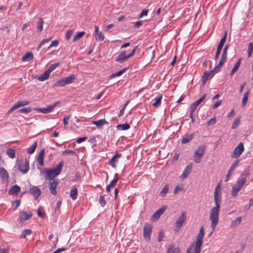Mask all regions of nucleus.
Returning <instances> with one entry per match:
<instances>
[{
    "mask_svg": "<svg viewBox=\"0 0 253 253\" xmlns=\"http://www.w3.org/2000/svg\"><path fill=\"white\" fill-rule=\"evenodd\" d=\"M220 183L216 186L214 192V201L215 207L211 210L210 214V219L211 221V227L212 230H214L218 221V214L220 209V205L221 201V193Z\"/></svg>",
    "mask_w": 253,
    "mask_h": 253,
    "instance_id": "obj_1",
    "label": "nucleus"
},
{
    "mask_svg": "<svg viewBox=\"0 0 253 253\" xmlns=\"http://www.w3.org/2000/svg\"><path fill=\"white\" fill-rule=\"evenodd\" d=\"M249 171L250 167H248L244 169L236 183L233 185L231 190V195L233 197H235L237 196L238 192L245 184L246 178L249 174Z\"/></svg>",
    "mask_w": 253,
    "mask_h": 253,
    "instance_id": "obj_2",
    "label": "nucleus"
},
{
    "mask_svg": "<svg viewBox=\"0 0 253 253\" xmlns=\"http://www.w3.org/2000/svg\"><path fill=\"white\" fill-rule=\"evenodd\" d=\"M64 165L63 161H60L57 167L55 169H45L43 168L42 169H40L41 171L43 174H45L44 177L45 180H52L55 179L54 178L58 175L62 169Z\"/></svg>",
    "mask_w": 253,
    "mask_h": 253,
    "instance_id": "obj_3",
    "label": "nucleus"
},
{
    "mask_svg": "<svg viewBox=\"0 0 253 253\" xmlns=\"http://www.w3.org/2000/svg\"><path fill=\"white\" fill-rule=\"evenodd\" d=\"M206 146L204 145H200L194 151L193 157L195 163L199 164L201 162L202 157L204 156Z\"/></svg>",
    "mask_w": 253,
    "mask_h": 253,
    "instance_id": "obj_4",
    "label": "nucleus"
},
{
    "mask_svg": "<svg viewBox=\"0 0 253 253\" xmlns=\"http://www.w3.org/2000/svg\"><path fill=\"white\" fill-rule=\"evenodd\" d=\"M75 79L74 75H70L68 77L62 78L56 82L53 85V87L57 86H64L65 85L71 84Z\"/></svg>",
    "mask_w": 253,
    "mask_h": 253,
    "instance_id": "obj_5",
    "label": "nucleus"
},
{
    "mask_svg": "<svg viewBox=\"0 0 253 253\" xmlns=\"http://www.w3.org/2000/svg\"><path fill=\"white\" fill-rule=\"evenodd\" d=\"M204 236V230L203 226L200 228L199 232L196 239V243L194 248V253H200L201 246L203 243V239Z\"/></svg>",
    "mask_w": 253,
    "mask_h": 253,
    "instance_id": "obj_6",
    "label": "nucleus"
},
{
    "mask_svg": "<svg viewBox=\"0 0 253 253\" xmlns=\"http://www.w3.org/2000/svg\"><path fill=\"white\" fill-rule=\"evenodd\" d=\"M19 170L23 173H27L29 169V161L25 159L20 161L18 164Z\"/></svg>",
    "mask_w": 253,
    "mask_h": 253,
    "instance_id": "obj_7",
    "label": "nucleus"
},
{
    "mask_svg": "<svg viewBox=\"0 0 253 253\" xmlns=\"http://www.w3.org/2000/svg\"><path fill=\"white\" fill-rule=\"evenodd\" d=\"M186 219V216L185 212H183L175 222V226L176 228V229H174L175 231H178L180 229L181 226H182L183 223L185 221Z\"/></svg>",
    "mask_w": 253,
    "mask_h": 253,
    "instance_id": "obj_8",
    "label": "nucleus"
},
{
    "mask_svg": "<svg viewBox=\"0 0 253 253\" xmlns=\"http://www.w3.org/2000/svg\"><path fill=\"white\" fill-rule=\"evenodd\" d=\"M244 150V147L243 144L240 142L238 146L235 147L232 154H231L232 158H238L239 157Z\"/></svg>",
    "mask_w": 253,
    "mask_h": 253,
    "instance_id": "obj_9",
    "label": "nucleus"
},
{
    "mask_svg": "<svg viewBox=\"0 0 253 253\" xmlns=\"http://www.w3.org/2000/svg\"><path fill=\"white\" fill-rule=\"evenodd\" d=\"M216 73L215 71H214L213 70L210 71V72H208L207 71H206L204 73L202 78V84L203 85H205L207 81L209 79H211L214 75Z\"/></svg>",
    "mask_w": 253,
    "mask_h": 253,
    "instance_id": "obj_10",
    "label": "nucleus"
},
{
    "mask_svg": "<svg viewBox=\"0 0 253 253\" xmlns=\"http://www.w3.org/2000/svg\"><path fill=\"white\" fill-rule=\"evenodd\" d=\"M152 226L151 224L147 223L143 228V236L145 238L150 240V236L152 233Z\"/></svg>",
    "mask_w": 253,
    "mask_h": 253,
    "instance_id": "obj_11",
    "label": "nucleus"
},
{
    "mask_svg": "<svg viewBox=\"0 0 253 253\" xmlns=\"http://www.w3.org/2000/svg\"><path fill=\"white\" fill-rule=\"evenodd\" d=\"M29 192L31 195L35 197V200H37L41 194V189L35 186H32L30 189Z\"/></svg>",
    "mask_w": 253,
    "mask_h": 253,
    "instance_id": "obj_12",
    "label": "nucleus"
},
{
    "mask_svg": "<svg viewBox=\"0 0 253 253\" xmlns=\"http://www.w3.org/2000/svg\"><path fill=\"white\" fill-rule=\"evenodd\" d=\"M58 183V179H53L52 181L49 182V190L51 193L54 195H56L57 192L56 190V188Z\"/></svg>",
    "mask_w": 253,
    "mask_h": 253,
    "instance_id": "obj_13",
    "label": "nucleus"
},
{
    "mask_svg": "<svg viewBox=\"0 0 253 253\" xmlns=\"http://www.w3.org/2000/svg\"><path fill=\"white\" fill-rule=\"evenodd\" d=\"M239 162V160H236L232 163L226 175L225 181H227L228 180V179L232 174V173L234 170L235 168L238 166Z\"/></svg>",
    "mask_w": 253,
    "mask_h": 253,
    "instance_id": "obj_14",
    "label": "nucleus"
},
{
    "mask_svg": "<svg viewBox=\"0 0 253 253\" xmlns=\"http://www.w3.org/2000/svg\"><path fill=\"white\" fill-rule=\"evenodd\" d=\"M30 102L28 101H21L17 102L16 103H15L13 107L8 111V113H9L10 112L13 111V110L23 106L27 105L29 104Z\"/></svg>",
    "mask_w": 253,
    "mask_h": 253,
    "instance_id": "obj_15",
    "label": "nucleus"
},
{
    "mask_svg": "<svg viewBox=\"0 0 253 253\" xmlns=\"http://www.w3.org/2000/svg\"><path fill=\"white\" fill-rule=\"evenodd\" d=\"M129 58L128 55H126V52L125 51L120 53L117 57L116 58L115 61L120 63H122Z\"/></svg>",
    "mask_w": 253,
    "mask_h": 253,
    "instance_id": "obj_16",
    "label": "nucleus"
},
{
    "mask_svg": "<svg viewBox=\"0 0 253 253\" xmlns=\"http://www.w3.org/2000/svg\"><path fill=\"white\" fill-rule=\"evenodd\" d=\"M122 156V154L117 152L116 154L109 161L108 163L113 168H116V163L118 162V159Z\"/></svg>",
    "mask_w": 253,
    "mask_h": 253,
    "instance_id": "obj_17",
    "label": "nucleus"
},
{
    "mask_svg": "<svg viewBox=\"0 0 253 253\" xmlns=\"http://www.w3.org/2000/svg\"><path fill=\"white\" fill-rule=\"evenodd\" d=\"M32 216V213L31 212H27L26 211L22 212L20 213L19 218L21 222L28 220Z\"/></svg>",
    "mask_w": 253,
    "mask_h": 253,
    "instance_id": "obj_18",
    "label": "nucleus"
},
{
    "mask_svg": "<svg viewBox=\"0 0 253 253\" xmlns=\"http://www.w3.org/2000/svg\"><path fill=\"white\" fill-rule=\"evenodd\" d=\"M59 103V101L54 103L53 104L47 106L46 108H41L39 109L40 112L44 114H47L50 112Z\"/></svg>",
    "mask_w": 253,
    "mask_h": 253,
    "instance_id": "obj_19",
    "label": "nucleus"
},
{
    "mask_svg": "<svg viewBox=\"0 0 253 253\" xmlns=\"http://www.w3.org/2000/svg\"><path fill=\"white\" fill-rule=\"evenodd\" d=\"M0 177L2 180L7 181L9 175L7 171L3 168L0 167Z\"/></svg>",
    "mask_w": 253,
    "mask_h": 253,
    "instance_id": "obj_20",
    "label": "nucleus"
},
{
    "mask_svg": "<svg viewBox=\"0 0 253 253\" xmlns=\"http://www.w3.org/2000/svg\"><path fill=\"white\" fill-rule=\"evenodd\" d=\"M192 164H190L186 166L185 168L181 177L183 178H186L188 175L191 173L192 171Z\"/></svg>",
    "mask_w": 253,
    "mask_h": 253,
    "instance_id": "obj_21",
    "label": "nucleus"
},
{
    "mask_svg": "<svg viewBox=\"0 0 253 253\" xmlns=\"http://www.w3.org/2000/svg\"><path fill=\"white\" fill-rule=\"evenodd\" d=\"M20 191V187L17 185H15L9 190L8 193L9 195H17Z\"/></svg>",
    "mask_w": 253,
    "mask_h": 253,
    "instance_id": "obj_22",
    "label": "nucleus"
},
{
    "mask_svg": "<svg viewBox=\"0 0 253 253\" xmlns=\"http://www.w3.org/2000/svg\"><path fill=\"white\" fill-rule=\"evenodd\" d=\"M91 124H94L96 125L98 127L100 128L103 125L108 124L109 123L107 121H106L105 119H103L96 121H93L92 122Z\"/></svg>",
    "mask_w": 253,
    "mask_h": 253,
    "instance_id": "obj_23",
    "label": "nucleus"
},
{
    "mask_svg": "<svg viewBox=\"0 0 253 253\" xmlns=\"http://www.w3.org/2000/svg\"><path fill=\"white\" fill-rule=\"evenodd\" d=\"M44 156V150H42L38 156V161L40 166H43L44 165L43 159Z\"/></svg>",
    "mask_w": 253,
    "mask_h": 253,
    "instance_id": "obj_24",
    "label": "nucleus"
},
{
    "mask_svg": "<svg viewBox=\"0 0 253 253\" xmlns=\"http://www.w3.org/2000/svg\"><path fill=\"white\" fill-rule=\"evenodd\" d=\"M34 58L33 54L32 52H27L22 57L23 61H29Z\"/></svg>",
    "mask_w": 253,
    "mask_h": 253,
    "instance_id": "obj_25",
    "label": "nucleus"
},
{
    "mask_svg": "<svg viewBox=\"0 0 253 253\" xmlns=\"http://www.w3.org/2000/svg\"><path fill=\"white\" fill-rule=\"evenodd\" d=\"M250 90H247L246 92H245L244 94L243 98L242 99V106L243 107H244L248 100L249 96L250 95Z\"/></svg>",
    "mask_w": 253,
    "mask_h": 253,
    "instance_id": "obj_26",
    "label": "nucleus"
},
{
    "mask_svg": "<svg viewBox=\"0 0 253 253\" xmlns=\"http://www.w3.org/2000/svg\"><path fill=\"white\" fill-rule=\"evenodd\" d=\"M130 125L126 123L124 124H119L117 126V129L121 130H126L130 128Z\"/></svg>",
    "mask_w": 253,
    "mask_h": 253,
    "instance_id": "obj_27",
    "label": "nucleus"
},
{
    "mask_svg": "<svg viewBox=\"0 0 253 253\" xmlns=\"http://www.w3.org/2000/svg\"><path fill=\"white\" fill-rule=\"evenodd\" d=\"M70 196L73 200L77 199L78 196V189L76 187H74L72 188L70 191Z\"/></svg>",
    "mask_w": 253,
    "mask_h": 253,
    "instance_id": "obj_28",
    "label": "nucleus"
},
{
    "mask_svg": "<svg viewBox=\"0 0 253 253\" xmlns=\"http://www.w3.org/2000/svg\"><path fill=\"white\" fill-rule=\"evenodd\" d=\"M127 68H125L121 70H120L118 72H117L116 73H113L110 75L109 78L112 79L117 76H120L122 75L124 73L126 72V71L127 69Z\"/></svg>",
    "mask_w": 253,
    "mask_h": 253,
    "instance_id": "obj_29",
    "label": "nucleus"
},
{
    "mask_svg": "<svg viewBox=\"0 0 253 253\" xmlns=\"http://www.w3.org/2000/svg\"><path fill=\"white\" fill-rule=\"evenodd\" d=\"M50 74V73L46 70L38 77V80L40 81H45L48 78Z\"/></svg>",
    "mask_w": 253,
    "mask_h": 253,
    "instance_id": "obj_30",
    "label": "nucleus"
},
{
    "mask_svg": "<svg viewBox=\"0 0 253 253\" xmlns=\"http://www.w3.org/2000/svg\"><path fill=\"white\" fill-rule=\"evenodd\" d=\"M194 134H191L190 135H185L181 140V143L182 144H186L190 142L193 138Z\"/></svg>",
    "mask_w": 253,
    "mask_h": 253,
    "instance_id": "obj_31",
    "label": "nucleus"
},
{
    "mask_svg": "<svg viewBox=\"0 0 253 253\" xmlns=\"http://www.w3.org/2000/svg\"><path fill=\"white\" fill-rule=\"evenodd\" d=\"M229 44H227L225 45L221 54V59H222L224 60H226L227 56V50L229 48Z\"/></svg>",
    "mask_w": 253,
    "mask_h": 253,
    "instance_id": "obj_32",
    "label": "nucleus"
},
{
    "mask_svg": "<svg viewBox=\"0 0 253 253\" xmlns=\"http://www.w3.org/2000/svg\"><path fill=\"white\" fill-rule=\"evenodd\" d=\"M242 60L241 58L239 59L238 61L235 64L233 68L231 71L230 73V76H232L234 74V73L237 71V70L238 69L240 64H241V61Z\"/></svg>",
    "mask_w": 253,
    "mask_h": 253,
    "instance_id": "obj_33",
    "label": "nucleus"
},
{
    "mask_svg": "<svg viewBox=\"0 0 253 253\" xmlns=\"http://www.w3.org/2000/svg\"><path fill=\"white\" fill-rule=\"evenodd\" d=\"M37 147V142H34L31 146L27 148V152L29 154H33Z\"/></svg>",
    "mask_w": 253,
    "mask_h": 253,
    "instance_id": "obj_34",
    "label": "nucleus"
},
{
    "mask_svg": "<svg viewBox=\"0 0 253 253\" xmlns=\"http://www.w3.org/2000/svg\"><path fill=\"white\" fill-rule=\"evenodd\" d=\"M32 233V231L30 229H25L20 235V238H26L27 236L30 235Z\"/></svg>",
    "mask_w": 253,
    "mask_h": 253,
    "instance_id": "obj_35",
    "label": "nucleus"
},
{
    "mask_svg": "<svg viewBox=\"0 0 253 253\" xmlns=\"http://www.w3.org/2000/svg\"><path fill=\"white\" fill-rule=\"evenodd\" d=\"M226 61V60H224L220 58V61L218 63V64L215 67V68L213 69L214 71H215L216 73H217L219 71L220 68L222 66L224 63Z\"/></svg>",
    "mask_w": 253,
    "mask_h": 253,
    "instance_id": "obj_36",
    "label": "nucleus"
},
{
    "mask_svg": "<svg viewBox=\"0 0 253 253\" xmlns=\"http://www.w3.org/2000/svg\"><path fill=\"white\" fill-rule=\"evenodd\" d=\"M43 19L41 18H39L38 21L37 22V28L38 31L41 32L42 31L43 28Z\"/></svg>",
    "mask_w": 253,
    "mask_h": 253,
    "instance_id": "obj_37",
    "label": "nucleus"
},
{
    "mask_svg": "<svg viewBox=\"0 0 253 253\" xmlns=\"http://www.w3.org/2000/svg\"><path fill=\"white\" fill-rule=\"evenodd\" d=\"M162 98V96L160 95L159 97H157L155 99V102L153 103L152 105L155 107H159L161 103V100Z\"/></svg>",
    "mask_w": 253,
    "mask_h": 253,
    "instance_id": "obj_38",
    "label": "nucleus"
},
{
    "mask_svg": "<svg viewBox=\"0 0 253 253\" xmlns=\"http://www.w3.org/2000/svg\"><path fill=\"white\" fill-rule=\"evenodd\" d=\"M169 191V186L168 185H166L164 188L162 189L160 193V195L161 197H164L166 196L167 193Z\"/></svg>",
    "mask_w": 253,
    "mask_h": 253,
    "instance_id": "obj_39",
    "label": "nucleus"
},
{
    "mask_svg": "<svg viewBox=\"0 0 253 253\" xmlns=\"http://www.w3.org/2000/svg\"><path fill=\"white\" fill-rule=\"evenodd\" d=\"M226 38H227V32L225 31V33H224L223 37L221 38V39L220 40V41L217 45L223 48V45L225 43V42L226 41Z\"/></svg>",
    "mask_w": 253,
    "mask_h": 253,
    "instance_id": "obj_40",
    "label": "nucleus"
},
{
    "mask_svg": "<svg viewBox=\"0 0 253 253\" xmlns=\"http://www.w3.org/2000/svg\"><path fill=\"white\" fill-rule=\"evenodd\" d=\"M85 34V32L84 31H82L79 32L73 38V42H76V41L80 39Z\"/></svg>",
    "mask_w": 253,
    "mask_h": 253,
    "instance_id": "obj_41",
    "label": "nucleus"
},
{
    "mask_svg": "<svg viewBox=\"0 0 253 253\" xmlns=\"http://www.w3.org/2000/svg\"><path fill=\"white\" fill-rule=\"evenodd\" d=\"M6 154L11 158H14L15 156V151L11 148L8 149L7 150Z\"/></svg>",
    "mask_w": 253,
    "mask_h": 253,
    "instance_id": "obj_42",
    "label": "nucleus"
},
{
    "mask_svg": "<svg viewBox=\"0 0 253 253\" xmlns=\"http://www.w3.org/2000/svg\"><path fill=\"white\" fill-rule=\"evenodd\" d=\"M168 253H179L180 250L178 248H176L175 249H173V248L170 246L167 249Z\"/></svg>",
    "mask_w": 253,
    "mask_h": 253,
    "instance_id": "obj_43",
    "label": "nucleus"
},
{
    "mask_svg": "<svg viewBox=\"0 0 253 253\" xmlns=\"http://www.w3.org/2000/svg\"><path fill=\"white\" fill-rule=\"evenodd\" d=\"M59 64L60 63L58 62L52 64L49 66L48 69L47 70L50 73L54 69L58 67Z\"/></svg>",
    "mask_w": 253,
    "mask_h": 253,
    "instance_id": "obj_44",
    "label": "nucleus"
},
{
    "mask_svg": "<svg viewBox=\"0 0 253 253\" xmlns=\"http://www.w3.org/2000/svg\"><path fill=\"white\" fill-rule=\"evenodd\" d=\"M115 177H116L109 184L110 185V186L112 187L113 188L116 186L118 180L119 179L117 173L115 174Z\"/></svg>",
    "mask_w": 253,
    "mask_h": 253,
    "instance_id": "obj_45",
    "label": "nucleus"
},
{
    "mask_svg": "<svg viewBox=\"0 0 253 253\" xmlns=\"http://www.w3.org/2000/svg\"><path fill=\"white\" fill-rule=\"evenodd\" d=\"M160 216L161 215L156 211L151 216V220L152 221H156L160 218Z\"/></svg>",
    "mask_w": 253,
    "mask_h": 253,
    "instance_id": "obj_46",
    "label": "nucleus"
},
{
    "mask_svg": "<svg viewBox=\"0 0 253 253\" xmlns=\"http://www.w3.org/2000/svg\"><path fill=\"white\" fill-rule=\"evenodd\" d=\"M32 109L30 107L23 108L18 110L17 112L19 113H28L31 111Z\"/></svg>",
    "mask_w": 253,
    "mask_h": 253,
    "instance_id": "obj_47",
    "label": "nucleus"
},
{
    "mask_svg": "<svg viewBox=\"0 0 253 253\" xmlns=\"http://www.w3.org/2000/svg\"><path fill=\"white\" fill-rule=\"evenodd\" d=\"M240 123V119L236 118L234 120L233 123L232 124L231 128L232 129H235Z\"/></svg>",
    "mask_w": 253,
    "mask_h": 253,
    "instance_id": "obj_48",
    "label": "nucleus"
},
{
    "mask_svg": "<svg viewBox=\"0 0 253 253\" xmlns=\"http://www.w3.org/2000/svg\"><path fill=\"white\" fill-rule=\"evenodd\" d=\"M104 35L102 34V33L101 32H99V33H98L97 35H96V36H95V39L96 40H99L100 41H102L104 40Z\"/></svg>",
    "mask_w": 253,
    "mask_h": 253,
    "instance_id": "obj_49",
    "label": "nucleus"
},
{
    "mask_svg": "<svg viewBox=\"0 0 253 253\" xmlns=\"http://www.w3.org/2000/svg\"><path fill=\"white\" fill-rule=\"evenodd\" d=\"M222 48V47H221L217 45V49H216V52L215 55L214 57L215 60H216L219 58V56L220 54Z\"/></svg>",
    "mask_w": 253,
    "mask_h": 253,
    "instance_id": "obj_50",
    "label": "nucleus"
},
{
    "mask_svg": "<svg viewBox=\"0 0 253 253\" xmlns=\"http://www.w3.org/2000/svg\"><path fill=\"white\" fill-rule=\"evenodd\" d=\"M62 154H63V155L70 154L72 155H76V153L75 151H74L72 150H69V149H66V150H64V151H63Z\"/></svg>",
    "mask_w": 253,
    "mask_h": 253,
    "instance_id": "obj_51",
    "label": "nucleus"
},
{
    "mask_svg": "<svg viewBox=\"0 0 253 253\" xmlns=\"http://www.w3.org/2000/svg\"><path fill=\"white\" fill-rule=\"evenodd\" d=\"M51 39V38H49L48 39H43L41 42V43H40L39 45L38 46L37 49V50H39L40 49V48L45 43H46V42H48L49 41H50V40Z\"/></svg>",
    "mask_w": 253,
    "mask_h": 253,
    "instance_id": "obj_52",
    "label": "nucleus"
},
{
    "mask_svg": "<svg viewBox=\"0 0 253 253\" xmlns=\"http://www.w3.org/2000/svg\"><path fill=\"white\" fill-rule=\"evenodd\" d=\"M166 209L167 206L164 205L161 208L159 209L156 211L158 214H159V215H161L166 211Z\"/></svg>",
    "mask_w": 253,
    "mask_h": 253,
    "instance_id": "obj_53",
    "label": "nucleus"
},
{
    "mask_svg": "<svg viewBox=\"0 0 253 253\" xmlns=\"http://www.w3.org/2000/svg\"><path fill=\"white\" fill-rule=\"evenodd\" d=\"M166 209L167 206L164 205L161 208L159 209L156 211L158 214H159V215H161L166 211Z\"/></svg>",
    "mask_w": 253,
    "mask_h": 253,
    "instance_id": "obj_54",
    "label": "nucleus"
},
{
    "mask_svg": "<svg viewBox=\"0 0 253 253\" xmlns=\"http://www.w3.org/2000/svg\"><path fill=\"white\" fill-rule=\"evenodd\" d=\"M164 237V233L163 231L161 230L159 232L158 237V242H161Z\"/></svg>",
    "mask_w": 253,
    "mask_h": 253,
    "instance_id": "obj_55",
    "label": "nucleus"
},
{
    "mask_svg": "<svg viewBox=\"0 0 253 253\" xmlns=\"http://www.w3.org/2000/svg\"><path fill=\"white\" fill-rule=\"evenodd\" d=\"M99 203L102 207H103L105 206L106 204V201L104 195L101 196L99 199Z\"/></svg>",
    "mask_w": 253,
    "mask_h": 253,
    "instance_id": "obj_56",
    "label": "nucleus"
},
{
    "mask_svg": "<svg viewBox=\"0 0 253 253\" xmlns=\"http://www.w3.org/2000/svg\"><path fill=\"white\" fill-rule=\"evenodd\" d=\"M73 30H69L67 31L66 34V39L67 40H69L70 39L71 36L73 34Z\"/></svg>",
    "mask_w": 253,
    "mask_h": 253,
    "instance_id": "obj_57",
    "label": "nucleus"
},
{
    "mask_svg": "<svg viewBox=\"0 0 253 253\" xmlns=\"http://www.w3.org/2000/svg\"><path fill=\"white\" fill-rule=\"evenodd\" d=\"M12 205H15V208L14 210H16L18 207H19L20 205V201L19 200H16L15 201H13L11 202Z\"/></svg>",
    "mask_w": 253,
    "mask_h": 253,
    "instance_id": "obj_58",
    "label": "nucleus"
},
{
    "mask_svg": "<svg viewBox=\"0 0 253 253\" xmlns=\"http://www.w3.org/2000/svg\"><path fill=\"white\" fill-rule=\"evenodd\" d=\"M148 13V10L147 9H143L141 11V13L139 15L138 18H140L142 17L144 15L146 16Z\"/></svg>",
    "mask_w": 253,
    "mask_h": 253,
    "instance_id": "obj_59",
    "label": "nucleus"
},
{
    "mask_svg": "<svg viewBox=\"0 0 253 253\" xmlns=\"http://www.w3.org/2000/svg\"><path fill=\"white\" fill-rule=\"evenodd\" d=\"M71 115H67L63 119V124L65 126L68 125V121L70 119Z\"/></svg>",
    "mask_w": 253,
    "mask_h": 253,
    "instance_id": "obj_60",
    "label": "nucleus"
},
{
    "mask_svg": "<svg viewBox=\"0 0 253 253\" xmlns=\"http://www.w3.org/2000/svg\"><path fill=\"white\" fill-rule=\"evenodd\" d=\"M59 43V42L58 40H54L52 42L50 45L48 46V48L49 49L52 46H57Z\"/></svg>",
    "mask_w": 253,
    "mask_h": 253,
    "instance_id": "obj_61",
    "label": "nucleus"
},
{
    "mask_svg": "<svg viewBox=\"0 0 253 253\" xmlns=\"http://www.w3.org/2000/svg\"><path fill=\"white\" fill-rule=\"evenodd\" d=\"M206 96V94H204L200 99L196 101V103L198 105L200 104L205 100Z\"/></svg>",
    "mask_w": 253,
    "mask_h": 253,
    "instance_id": "obj_62",
    "label": "nucleus"
},
{
    "mask_svg": "<svg viewBox=\"0 0 253 253\" xmlns=\"http://www.w3.org/2000/svg\"><path fill=\"white\" fill-rule=\"evenodd\" d=\"M216 123V120L215 118H211L210 121H209L207 123V125L208 126H210L212 125H214Z\"/></svg>",
    "mask_w": 253,
    "mask_h": 253,
    "instance_id": "obj_63",
    "label": "nucleus"
},
{
    "mask_svg": "<svg viewBox=\"0 0 253 253\" xmlns=\"http://www.w3.org/2000/svg\"><path fill=\"white\" fill-rule=\"evenodd\" d=\"M194 250V245L191 244L187 249L186 253H193Z\"/></svg>",
    "mask_w": 253,
    "mask_h": 253,
    "instance_id": "obj_64",
    "label": "nucleus"
}]
</instances>
